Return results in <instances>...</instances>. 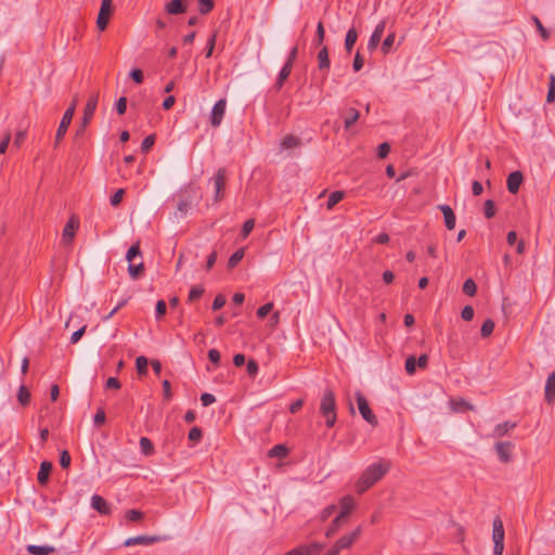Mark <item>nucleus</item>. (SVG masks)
I'll list each match as a JSON object with an SVG mask.
<instances>
[{"mask_svg": "<svg viewBox=\"0 0 555 555\" xmlns=\"http://www.w3.org/2000/svg\"><path fill=\"white\" fill-rule=\"evenodd\" d=\"M254 227H255L254 219L246 220L242 228V236L244 238L247 237L250 234V232L253 231Z\"/></svg>", "mask_w": 555, "mask_h": 555, "instance_id": "052dcab7", "label": "nucleus"}, {"mask_svg": "<svg viewBox=\"0 0 555 555\" xmlns=\"http://www.w3.org/2000/svg\"><path fill=\"white\" fill-rule=\"evenodd\" d=\"M345 197L344 191H334L330 194L328 201L326 203V208L328 210L333 209L336 204H338Z\"/></svg>", "mask_w": 555, "mask_h": 555, "instance_id": "7c9ffc66", "label": "nucleus"}, {"mask_svg": "<svg viewBox=\"0 0 555 555\" xmlns=\"http://www.w3.org/2000/svg\"><path fill=\"white\" fill-rule=\"evenodd\" d=\"M405 371L408 374L412 375L415 373L416 370V359L411 356L405 360Z\"/></svg>", "mask_w": 555, "mask_h": 555, "instance_id": "bf43d9fd", "label": "nucleus"}, {"mask_svg": "<svg viewBox=\"0 0 555 555\" xmlns=\"http://www.w3.org/2000/svg\"><path fill=\"white\" fill-rule=\"evenodd\" d=\"M166 310H167V306H166V302L160 299L156 302V308H155V317L157 320H159L160 318H163L166 313Z\"/></svg>", "mask_w": 555, "mask_h": 555, "instance_id": "6e6d98bb", "label": "nucleus"}, {"mask_svg": "<svg viewBox=\"0 0 555 555\" xmlns=\"http://www.w3.org/2000/svg\"><path fill=\"white\" fill-rule=\"evenodd\" d=\"M555 399V371L547 377L545 384V400L552 403Z\"/></svg>", "mask_w": 555, "mask_h": 555, "instance_id": "4be33fe9", "label": "nucleus"}, {"mask_svg": "<svg viewBox=\"0 0 555 555\" xmlns=\"http://www.w3.org/2000/svg\"><path fill=\"white\" fill-rule=\"evenodd\" d=\"M524 181L522 172L519 170L513 171L508 175L506 180L507 190L511 194H516L519 191L520 184Z\"/></svg>", "mask_w": 555, "mask_h": 555, "instance_id": "ddd939ff", "label": "nucleus"}, {"mask_svg": "<svg viewBox=\"0 0 555 555\" xmlns=\"http://www.w3.org/2000/svg\"><path fill=\"white\" fill-rule=\"evenodd\" d=\"M114 12L113 0H102L96 18V27L103 31L106 29L109 18Z\"/></svg>", "mask_w": 555, "mask_h": 555, "instance_id": "20e7f679", "label": "nucleus"}, {"mask_svg": "<svg viewBox=\"0 0 555 555\" xmlns=\"http://www.w3.org/2000/svg\"><path fill=\"white\" fill-rule=\"evenodd\" d=\"M450 404L453 412H464L474 409V406L463 398L452 399Z\"/></svg>", "mask_w": 555, "mask_h": 555, "instance_id": "a878e982", "label": "nucleus"}, {"mask_svg": "<svg viewBox=\"0 0 555 555\" xmlns=\"http://www.w3.org/2000/svg\"><path fill=\"white\" fill-rule=\"evenodd\" d=\"M52 463L49 461H43L40 464V468L37 475L38 482L40 485H46L49 480V475L52 470Z\"/></svg>", "mask_w": 555, "mask_h": 555, "instance_id": "aec40b11", "label": "nucleus"}, {"mask_svg": "<svg viewBox=\"0 0 555 555\" xmlns=\"http://www.w3.org/2000/svg\"><path fill=\"white\" fill-rule=\"evenodd\" d=\"M356 399L358 403V409L362 417L373 427L378 425V421L376 415L371 410L366 398L362 395V392L357 391Z\"/></svg>", "mask_w": 555, "mask_h": 555, "instance_id": "7ed1b4c3", "label": "nucleus"}, {"mask_svg": "<svg viewBox=\"0 0 555 555\" xmlns=\"http://www.w3.org/2000/svg\"><path fill=\"white\" fill-rule=\"evenodd\" d=\"M483 212L487 219H491L495 216L494 202L492 199H487L485 202Z\"/></svg>", "mask_w": 555, "mask_h": 555, "instance_id": "49530a36", "label": "nucleus"}, {"mask_svg": "<svg viewBox=\"0 0 555 555\" xmlns=\"http://www.w3.org/2000/svg\"><path fill=\"white\" fill-rule=\"evenodd\" d=\"M358 39V33L354 27L348 29L345 38V49L348 53L352 51V48Z\"/></svg>", "mask_w": 555, "mask_h": 555, "instance_id": "cd10ccee", "label": "nucleus"}, {"mask_svg": "<svg viewBox=\"0 0 555 555\" xmlns=\"http://www.w3.org/2000/svg\"><path fill=\"white\" fill-rule=\"evenodd\" d=\"M140 448H141V452L144 455H151L154 452V446L147 437H142L140 439Z\"/></svg>", "mask_w": 555, "mask_h": 555, "instance_id": "4c0bfd02", "label": "nucleus"}, {"mask_svg": "<svg viewBox=\"0 0 555 555\" xmlns=\"http://www.w3.org/2000/svg\"><path fill=\"white\" fill-rule=\"evenodd\" d=\"M143 271H144L143 262H140L138 264L131 262L128 266L129 275L134 280H137L142 274Z\"/></svg>", "mask_w": 555, "mask_h": 555, "instance_id": "f704fd0d", "label": "nucleus"}, {"mask_svg": "<svg viewBox=\"0 0 555 555\" xmlns=\"http://www.w3.org/2000/svg\"><path fill=\"white\" fill-rule=\"evenodd\" d=\"M325 38V30L322 22H319L317 25V31H315V39L314 43L315 46H322Z\"/></svg>", "mask_w": 555, "mask_h": 555, "instance_id": "a18cd8bd", "label": "nucleus"}, {"mask_svg": "<svg viewBox=\"0 0 555 555\" xmlns=\"http://www.w3.org/2000/svg\"><path fill=\"white\" fill-rule=\"evenodd\" d=\"M155 139H156L155 134H150V135L145 137L141 143V151L143 153L149 152L152 149V146L154 145Z\"/></svg>", "mask_w": 555, "mask_h": 555, "instance_id": "09e8293b", "label": "nucleus"}, {"mask_svg": "<svg viewBox=\"0 0 555 555\" xmlns=\"http://www.w3.org/2000/svg\"><path fill=\"white\" fill-rule=\"evenodd\" d=\"M318 63L319 68L321 70L328 69L331 66L330 57H328V49L327 47H322V49L318 53Z\"/></svg>", "mask_w": 555, "mask_h": 555, "instance_id": "bb28decb", "label": "nucleus"}, {"mask_svg": "<svg viewBox=\"0 0 555 555\" xmlns=\"http://www.w3.org/2000/svg\"><path fill=\"white\" fill-rule=\"evenodd\" d=\"M385 28H386V22L384 20L380 21L376 25V27H375L374 31L372 33V35L369 39V42H367V49L370 51H374L378 47L380 39L383 37V34L385 31Z\"/></svg>", "mask_w": 555, "mask_h": 555, "instance_id": "f8f14e48", "label": "nucleus"}, {"mask_svg": "<svg viewBox=\"0 0 555 555\" xmlns=\"http://www.w3.org/2000/svg\"><path fill=\"white\" fill-rule=\"evenodd\" d=\"M191 205V199L189 197L180 198L177 205V210L179 211V216L183 217L186 215Z\"/></svg>", "mask_w": 555, "mask_h": 555, "instance_id": "37998d69", "label": "nucleus"}, {"mask_svg": "<svg viewBox=\"0 0 555 555\" xmlns=\"http://www.w3.org/2000/svg\"><path fill=\"white\" fill-rule=\"evenodd\" d=\"M125 517L129 521H139L143 518V513L138 509H129L126 512Z\"/></svg>", "mask_w": 555, "mask_h": 555, "instance_id": "3c124183", "label": "nucleus"}, {"mask_svg": "<svg viewBox=\"0 0 555 555\" xmlns=\"http://www.w3.org/2000/svg\"><path fill=\"white\" fill-rule=\"evenodd\" d=\"M203 433L199 427H193L189 431V440L193 442H198L202 439Z\"/></svg>", "mask_w": 555, "mask_h": 555, "instance_id": "5fc2aeb1", "label": "nucleus"}, {"mask_svg": "<svg viewBox=\"0 0 555 555\" xmlns=\"http://www.w3.org/2000/svg\"><path fill=\"white\" fill-rule=\"evenodd\" d=\"M323 544L319 542H313L309 545H300L296 548L300 553V555H317L323 550Z\"/></svg>", "mask_w": 555, "mask_h": 555, "instance_id": "5701e85b", "label": "nucleus"}, {"mask_svg": "<svg viewBox=\"0 0 555 555\" xmlns=\"http://www.w3.org/2000/svg\"><path fill=\"white\" fill-rule=\"evenodd\" d=\"M243 257H244V248H238L229 258L228 267L230 269L235 268L238 264V262L243 259Z\"/></svg>", "mask_w": 555, "mask_h": 555, "instance_id": "58836bf2", "label": "nucleus"}, {"mask_svg": "<svg viewBox=\"0 0 555 555\" xmlns=\"http://www.w3.org/2000/svg\"><path fill=\"white\" fill-rule=\"evenodd\" d=\"M130 77L131 79L135 82V83H142L143 82V79H144V76H143V72L139 68H133L131 72H130Z\"/></svg>", "mask_w": 555, "mask_h": 555, "instance_id": "0e129e2a", "label": "nucleus"}, {"mask_svg": "<svg viewBox=\"0 0 555 555\" xmlns=\"http://www.w3.org/2000/svg\"><path fill=\"white\" fill-rule=\"evenodd\" d=\"M344 518L339 517L338 515L333 519L332 524L330 525V527L327 528L326 532H325V537L326 538H331L333 537L337 531L338 529L343 526V522H344Z\"/></svg>", "mask_w": 555, "mask_h": 555, "instance_id": "2f4dec72", "label": "nucleus"}, {"mask_svg": "<svg viewBox=\"0 0 555 555\" xmlns=\"http://www.w3.org/2000/svg\"><path fill=\"white\" fill-rule=\"evenodd\" d=\"M91 507L99 512L101 515H109L111 507L106 500H104L101 495L94 494L91 498Z\"/></svg>", "mask_w": 555, "mask_h": 555, "instance_id": "4468645a", "label": "nucleus"}, {"mask_svg": "<svg viewBox=\"0 0 555 555\" xmlns=\"http://www.w3.org/2000/svg\"><path fill=\"white\" fill-rule=\"evenodd\" d=\"M105 420H106V416H105V412L103 409H98L94 417H93V422L96 426H101L105 423Z\"/></svg>", "mask_w": 555, "mask_h": 555, "instance_id": "774afa93", "label": "nucleus"}, {"mask_svg": "<svg viewBox=\"0 0 555 555\" xmlns=\"http://www.w3.org/2000/svg\"><path fill=\"white\" fill-rule=\"evenodd\" d=\"M205 289L202 285H195L190 289L188 300L190 302L197 300L204 294Z\"/></svg>", "mask_w": 555, "mask_h": 555, "instance_id": "a19ab883", "label": "nucleus"}, {"mask_svg": "<svg viewBox=\"0 0 555 555\" xmlns=\"http://www.w3.org/2000/svg\"><path fill=\"white\" fill-rule=\"evenodd\" d=\"M166 539H167L166 537H162V535L142 534V535H137V537L127 539L125 542V545L126 546H132V545H137V544L150 545L155 542L165 541Z\"/></svg>", "mask_w": 555, "mask_h": 555, "instance_id": "1a4fd4ad", "label": "nucleus"}, {"mask_svg": "<svg viewBox=\"0 0 555 555\" xmlns=\"http://www.w3.org/2000/svg\"><path fill=\"white\" fill-rule=\"evenodd\" d=\"M225 99H220L215 103L210 114V124L212 127H219L221 125L225 113Z\"/></svg>", "mask_w": 555, "mask_h": 555, "instance_id": "6e6552de", "label": "nucleus"}, {"mask_svg": "<svg viewBox=\"0 0 555 555\" xmlns=\"http://www.w3.org/2000/svg\"><path fill=\"white\" fill-rule=\"evenodd\" d=\"M60 465L62 468H68L70 465V454L67 450H63L60 453Z\"/></svg>", "mask_w": 555, "mask_h": 555, "instance_id": "4d7b16f0", "label": "nucleus"}, {"mask_svg": "<svg viewBox=\"0 0 555 555\" xmlns=\"http://www.w3.org/2000/svg\"><path fill=\"white\" fill-rule=\"evenodd\" d=\"M504 527L500 517H495L493 520L492 539L493 542H504Z\"/></svg>", "mask_w": 555, "mask_h": 555, "instance_id": "412c9836", "label": "nucleus"}, {"mask_svg": "<svg viewBox=\"0 0 555 555\" xmlns=\"http://www.w3.org/2000/svg\"><path fill=\"white\" fill-rule=\"evenodd\" d=\"M149 360L144 356H140L135 359L137 372L139 375L147 374Z\"/></svg>", "mask_w": 555, "mask_h": 555, "instance_id": "72a5a7b5", "label": "nucleus"}, {"mask_svg": "<svg viewBox=\"0 0 555 555\" xmlns=\"http://www.w3.org/2000/svg\"><path fill=\"white\" fill-rule=\"evenodd\" d=\"M299 145H300V140L297 137L292 135V134L286 135L281 142V147L284 150L297 147Z\"/></svg>", "mask_w": 555, "mask_h": 555, "instance_id": "473e14b6", "label": "nucleus"}, {"mask_svg": "<svg viewBox=\"0 0 555 555\" xmlns=\"http://www.w3.org/2000/svg\"><path fill=\"white\" fill-rule=\"evenodd\" d=\"M272 309H273V304L267 302L257 309V317L259 319H263L272 311Z\"/></svg>", "mask_w": 555, "mask_h": 555, "instance_id": "8fccbe9b", "label": "nucleus"}, {"mask_svg": "<svg viewBox=\"0 0 555 555\" xmlns=\"http://www.w3.org/2000/svg\"><path fill=\"white\" fill-rule=\"evenodd\" d=\"M140 255H141L140 245H139V242H137L135 244L130 246V248L128 249L126 259L129 261V263H131L133 261L134 257L140 256Z\"/></svg>", "mask_w": 555, "mask_h": 555, "instance_id": "de8ad7c7", "label": "nucleus"}, {"mask_svg": "<svg viewBox=\"0 0 555 555\" xmlns=\"http://www.w3.org/2000/svg\"><path fill=\"white\" fill-rule=\"evenodd\" d=\"M360 117V113L356 108L348 109V116L345 118V128L349 129Z\"/></svg>", "mask_w": 555, "mask_h": 555, "instance_id": "c9c22d12", "label": "nucleus"}, {"mask_svg": "<svg viewBox=\"0 0 555 555\" xmlns=\"http://www.w3.org/2000/svg\"><path fill=\"white\" fill-rule=\"evenodd\" d=\"M165 11L170 15H178L186 11V5L184 0H171L165 5Z\"/></svg>", "mask_w": 555, "mask_h": 555, "instance_id": "dca6fc26", "label": "nucleus"}, {"mask_svg": "<svg viewBox=\"0 0 555 555\" xmlns=\"http://www.w3.org/2000/svg\"><path fill=\"white\" fill-rule=\"evenodd\" d=\"M353 506H354V501H353L352 496H350V495L343 496L339 500L340 512H339L338 516L345 519L350 514Z\"/></svg>", "mask_w": 555, "mask_h": 555, "instance_id": "6ab92c4d", "label": "nucleus"}, {"mask_svg": "<svg viewBox=\"0 0 555 555\" xmlns=\"http://www.w3.org/2000/svg\"><path fill=\"white\" fill-rule=\"evenodd\" d=\"M390 152V145L389 143L387 142H384L382 144L378 145V149H377V156L379 158H386L387 155L389 154Z\"/></svg>", "mask_w": 555, "mask_h": 555, "instance_id": "e2e57ef3", "label": "nucleus"}, {"mask_svg": "<svg viewBox=\"0 0 555 555\" xmlns=\"http://www.w3.org/2000/svg\"><path fill=\"white\" fill-rule=\"evenodd\" d=\"M98 101H99V92H94L89 96L87 104L85 106L83 116H82V120L85 121V125H88L90 122V120L92 119L94 112L96 109V106H98Z\"/></svg>", "mask_w": 555, "mask_h": 555, "instance_id": "9d476101", "label": "nucleus"}, {"mask_svg": "<svg viewBox=\"0 0 555 555\" xmlns=\"http://www.w3.org/2000/svg\"><path fill=\"white\" fill-rule=\"evenodd\" d=\"M292 69H293V67H291L289 64H284V66L280 70L276 81L274 83V88L278 91L282 89L285 80L289 77Z\"/></svg>", "mask_w": 555, "mask_h": 555, "instance_id": "b1692460", "label": "nucleus"}, {"mask_svg": "<svg viewBox=\"0 0 555 555\" xmlns=\"http://www.w3.org/2000/svg\"><path fill=\"white\" fill-rule=\"evenodd\" d=\"M78 228V221L70 218L64 227L62 238L65 243H70L75 236V232Z\"/></svg>", "mask_w": 555, "mask_h": 555, "instance_id": "a211bd4d", "label": "nucleus"}, {"mask_svg": "<svg viewBox=\"0 0 555 555\" xmlns=\"http://www.w3.org/2000/svg\"><path fill=\"white\" fill-rule=\"evenodd\" d=\"M225 175L227 171L224 168H219L216 176L214 177V185H215V201L219 202L222 197V190L225 186Z\"/></svg>", "mask_w": 555, "mask_h": 555, "instance_id": "9b49d317", "label": "nucleus"}, {"mask_svg": "<svg viewBox=\"0 0 555 555\" xmlns=\"http://www.w3.org/2000/svg\"><path fill=\"white\" fill-rule=\"evenodd\" d=\"M124 190L122 189H119L117 190L112 196H111V205L112 206H117L121 201H122V197H124Z\"/></svg>", "mask_w": 555, "mask_h": 555, "instance_id": "69168bd1", "label": "nucleus"}, {"mask_svg": "<svg viewBox=\"0 0 555 555\" xmlns=\"http://www.w3.org/2000/svg\"><path fill=\"white\" fill-rule=\"evenodd\" d=\"M55 548L50 545H34L30 544L27 546V552L31 555H49L53 553Z\"/></svg>", "mask_w": 555, "mask_h": 555, "instance_id": "393cba45", "label": "nucleus"}, {"mask_svg": "<svg viewBox=\"0 0 555 555\" xmlns=\"http://www.w3.org/2000/svg\"><path fill=\"white\" fill-rule=\"evenodd\" d=\"M494 330V322L491 319H487L480 328V334L482 337H489Z\"/></svg>", "mask_w": 555, "mask_h": 555, "instance_id": "79ce46f5", "label": "nucleus"}, {"mask_svg": "<svg viewBox=\"0 0 555 555\" xmlns=\"http://www.w3.org/2000/svg\"><path fill=\"white\" fill-rule=\"evenodd\" d=\"M395 39H396L395 33L388 34L387 37L384 39V41L382 43V51L384 54H387L390 51V49L393 46Z\"/></svg>", "mask_w": 555, "mask_h": 555, "instance_id": "c03bdc74", "label": "nucleus"}, {"mask_svg": "<svg viewBox=\"0 0 555 555\" xmlns=\"http://www.w3.org/2000/svg\"><path fill=\"white\" fill-rule=\"evenodd\" d=\"M215 8V0H198V11L201 14L206 15Z\"/></svg>", "mask_w": 555, "mask_h": 555, "instance_id": "e433bc0d", "label": "nucleus"}, {"mask_svg": "<svg viewBox=\"0 0 555 555\" xmlns=\"http://www.w3.org/2000/svg\"><path fill=\"white\" fill-rule=\"evenodd\" d=\"M336 511V506L334 504H331L328 506H326L322 512H321V515H320V519L322 521H325L327 518H330L332 516V514Z\"/></svg>", "mask_w": 555, "mask_h": 555, "instance_id": "338daca9", "label": "nucleus"}, {"mask_svg": "<svg viewBox=\"0 0 555 555\" xmlns=\"http://www.w3.org/2000/svg\"><path fill=\"white\" fill-rule=\"evenodd\" d=\"M390 469V463L386 460H380L376 463L369 465L356 482V491L359 494L364 493L379 481Z\"/></svg>", "mask_w": 555, "mask_h": 555, "instance_id": "f257e3e1", "label": "nucleus"}, {"mask_svg": "<svg viewBox=\"0 0 555 555\" xmlns=\"http://www.w3.org/2000/svg\"><path fill=\"white\" fill-rule=\"evenodd\" d=\"M115 108L118 115H124L127 109V98L120 96L115 103Z\"/></svg>", "mask_w": 555, "mask_h": 555, "instance_id": "603ef678", "label": "nucleus"}, {"mask_svg": "<svg viewBox=\"0 0 555 555\" xmlns=\"http://www.w3.org/2000/svg\"><path fill=\"white\" fill-rule=\"evenodd\" d=\"M516 427H517L516 422L506 421L504 423L498 424L494 427L491 436L493 438H501V437L505 436L509 430H513Z\"/></svg>", "mask_w": 555, "mask_h": 555, "instance_id": "f3484780", "label": "nucleus"}, {"mask_svg": "<svg viewBox=\"0 0 555 555\" xmlns=\"http://www.w3.org/2000/svg\"><path fill=\"white\" fill-rule=\"evenodd\" d=\"M320 413L325 418V424L332 428L337 420L335 393L332 389H325L320 403Z\"/></svg>", "mask_w": 555, "mask_h": 555, "instance_id": "f03ea898", "label": "nucleus"}, {"mask_svg": "<svg viewBox=\"0 0 555 555\" xmlns=\"http://www.w3.org/2000/svg\"><path fill=\"white\" fill-rule=\"evenodd\" d=\"M361 532H362V528L361 526H359L358 528H356L353 531L340 537L336 542L335 544L333 545V547H335L337 551H341V550H345V548H349L351 547V545L359 539V537L361 535Z\"/></svg>", "mask_w": 555, "mask_h": 555, "instance_id": "423d86ee", "label": "nucleus"}, {"mask_svg": "<svg viewBox=\"0 0 555 555\" xmlns=\"http://www.w3.org/2000/svg\"><path fill=\"white\" fill-rule=\"evenodd\" d=\"M288 454V449L284 444H275L273 448H271L268 452V456L273 459H284Z\"/></svg>", "mask_w": 555, "mask_h": 555, "instance_id": "c85d7f7f", "label": "nucleus"}, {"mask_svg": "<svg viewBox=\"0 0 555 555\" xmlns=\"http://www.w3.org/2000/svg\"><path fill=\"white\" fill-rule=\"evenodd\" d=\"M532 21L534 22L537 29L539 30L541 37L546 40L550 37L548 31L546 28L542 25L541 21L537 16H532Z\"/></svg>", "mask_w": 555, "mask_h": 555, "instance_id": "13d9d810", "label": "nucleus"}, {"mask_svg": "<svg viewBox=\"0 0 555 555\" xmlns=\"http://www.w3.org/2000/svg\"><path fill=\"white\" fill-rule=\"evenodd\" d=\"M495 452L498 454L499 460L502 463H509L512 461V451L514 449V443L511 441H500L494 446Z\"/></svg>", "mask_w": 555, "mask_h": 555, "instance_id": "0eeeda50", "label": "nucleus"}, {"mask_svg": "<svg viewBox=\"0 0 555 555\" xmlns=\"http://www.w3.org/2000/svg\"><path fill=\"white\" fill-rule=\"evenodd\" d=\"M30 391L25 385H21L17 391V401L22 406H27L30 403Z\"/></svg>", "mask_w": 555, "mask_h": 555, "instance_id": "c756f323", "label": "nucleus"}, {"mask_svg": "<svg viewBox=\"0 0 555 555\" xmlns=\"http://www.w3.org/2000/svg\"><path fill=\"white\" fill-rule=\"evenodd\" d=\"M474 314H475V311L472 306H465L461 312V317L465 321H472L474 318Z\"/></svg>", "mask_w": 555, "mask_h": 555, "instance_id": "680f3d73", "label": "nucleus"}, {"mask_svg": "<svg viewBox=\"0 0 555 555\" xmlns=\"http://www.w3.org/2000/svg\"><path fill=\"white\" fill-rule=\"evenodd\" d=\"M438 208L443 214L444 224L448 230H453L455 228V214L449 205H439Z\"/></svg>", "mask_w": 555, "mask_h": 555, "instance_id": "2eb2a0df", "label": "nucleus"}, {"mask_svg": "<svg viewBox=\"0 0 555 555\" xmlns=\"http://www.w3.org/2000/svg\"><path fill=\"white\" fill-rule=\"evenodd\" d=\"M74 116V107H68L65 113L63 114V117L61 119V122L59 125V128L55 133L54 139V147L59 145V143L64 139L66 131L72 122Z\"/></svg>", "mask_w": 555, "mask_h": 555, "instance_id": "39448f33", "label": "nucleus"}, {"mask_svg": "<svg viewBox=\"0 0 555 555\" xmlns=\"http://www.w3.org/2000/svg\"><path fill=\"white\" fill-rule=\"evenodd\" d=\"M463 292L467 296H475L477 292V285L473 279H467L463 284Z\"/></svg>", "mask_w": 555, "mask_h": 555, "instance_id": "ea45409f", "label": "nucleus"}, {"mask_svg": "<svg viewBox=\"0 0 555 555\" xmlns=\"http://www.w3.org/2000/svg\"><path fill=\"white\" fill-rule=\"evenodd\" d=\"M216 37H217L216 34H212L207 40V44L205 48V56L206 57H210L214 52L215 44H216Z\"/></svg>", "mask_w": 555, "mask_h": 555, "instance_id": "864d4df0", "label": "nucleus"}]
</instances>
